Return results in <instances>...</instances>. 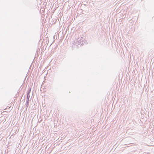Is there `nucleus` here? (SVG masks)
I'll list each match as a JSON object with an SVG mask.
<instances>
[{"label": "nucleus", "instance_id": "1", "mask_svg": "<svg viewBox=\"0 0 154 154\" xmlns=\"http://www.w3.org/2000/svg\"><path fill=\"white\" fill-rule=\"evenodd\" d=\"M77 40L78 44L80 45L83 46L86 44L84 38L82 37L78 38Z\"/></svg>", "mask_w": 154, "mask_h": 154}, {"label": "nucleus", "instance_id": "4", "mask_svg": "<svg viewBox=\"0 0 154 154\" xmlns=\"http://www.w3.org/2000/svg\"><path fill=\"white\" fill-rule=\"evenodd\" d=\"M120 12L119 11V10H116V13H119Z\"/></svg>", "mask_w": 154, "mask_h": 154}, {"label": "nucleus", "instance_id": "3", "mask_svg": "<svg viewBox=\"0 0 154 154\" xmlns=\"http://www.w3.org/2000/svg\"><path fill=\"white\" fill-rule=\"evenodd\" d=\"M29 101H28V102H27V100H26V106L27 107H28V105L29 104Z\"/></svg>", "mask_w": 154, "mask_h": 154}, {"label": "nucleus", "instance_id": "2", "mask_svg": "<svg viewBox=\"0 0 154 154\" xmlns=\"http://www.w3.org/2000/svg\"><path fill=\"white\" fill-rule=\"evenodd\" d=\"M31 90H30L27 93V97H26V100H27V102H28V101H29V98L30 97V96L29 95V93L30 91Z\"/></svg>", "mask_w": 154, "mask_h": 154}]
</instances>
